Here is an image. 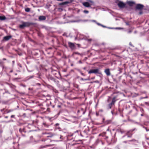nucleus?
I'll return each instance as SVG.
<instances>
[{"instance_id":"obj_14","label":"nucleus","mask_w":149,"mask_h":149,"mask_svg":"<svg viewBox=\"0 0 149 149\" xmlns=\"http://www.w3.org/2000/svg\"><path fill=\"white\" fill-rule=\"evenodd\" d=\"M69 2L68 1H65L64 2H62L59 3V5H63L67 4Z\"/></svg>"},{"instance_id":"obj_27","label":"nucleus","mask_w":149,"mask_h":149,"mask_svg":"<svg viewBox=\"0 0 149 149\" xmlns=\"http://www.w3.org/2000/svg\"><path fill=\"white\" fill-rule=\"evenodd\" d=\"M15 116L14 115H12L11 116V118H15Z\"/></svg>"},{"instance_id":"obj_44","label":"nucleus","mask_w":149,"mask_h":149,"mask_svg":"<svg viewBox=\"0 0 149 149\" xmlns=\"http://www.w3.org/2000/svg\"><path fill=\"white\" fill-rule=\"evenodd\" d=\"M5 118H8V116H5Z\"/></svg>"},{"instance_id":"obj_60","label":"nucleus","mask_w":149,"mask_h":149,"mask_svg":"<svg viewBox=\"0 0 149 149\" xmlns=\"http://www.w3.org/2000/svg\"><path fill=\"white\" fill-rule=\"evenodd\" d=\"M84 112L83 113V114H84Z\"/></svg>"},{"instance_id":"obj_26","label":"nucleus","mask_w":149,"mask_h":149,"mask_svg":"<svg viewBox=\"0 0 149 149\" xmlns=\"http://www.w3.org/2000/svg\"><path fill=\"white\" fill-rule=\"evenodd\" d=\"M13 111V110H9L8 112H7V113H9L10 112H11V111Z\"/></svg>"},{"instance_id":"obj_28","label":"nucleus","mask_w":149,"mask_h":149,"mask_svg":"<svg viewBox=\"0 0 149 149\" xmlns=\"http://www.w3.org/2000/svg\"><path fill=\"white\" fill-rule=\"evenodd\" d=\"M96 23L98 25H99V26H101V24H100V23H97V22H96Z\"/></svg>"},{"instance_id":"obj_54","label":"nucleus","mask_w":149,"mask_h":149,"mask_svg":"<svg viewBox=\"0 0 149 149\" xmlns=\"http://www.w3.org/2000/svg\"><path fill=\"white\" fill-rule=\"evenodd\" d=\"M141 116H143V114H141Z\"/></svg>"},{"instance_id":"obj_55","label":"nucleus","mask_w":149,"mask_h":149,"mask_svg":"<svg viewBox=\"0 0 149 149\" xmlns=\"http://www.w3.org/2000/svg\"><path fill=\"white\" fill-rule=\"evenodd\" d=\"M124 142H125V143H126V141H124Z\"/></svg>"},{"instance_id":"obj_51","label":"nucleus","mask_w":149,"mask_h":149,"mask_svg":"<svg viewBox=\"0 0 149 149\" xmlns=\"http://www.w3.org/2000/svg\"><path fill=\"white\" fill-rule=\"evenodd\" d=\"M47 146H50V145H47Z\"/></svg>"},{"instance_id":"obj_7","label":"nucleus","mask_w":149,"mask_h":149,"mask_svg":"<svg viewBox=\"0 0 149 149\" xmlns=\"http://www.w3.org/2000/svg\"><path fill=\"white\" fill-rule=\"evenodd\" d=\"M104 72L107 76H109L110 75L111 73H110V71L109 70V69H106L105 70Z\"/></svg>"},{"instance_id":"obj_13","label":"nucleus","mask_w":149,"mask_h":149,"mask_svg":"<svg viewBox=\"0 0 149 149\" xmlns=\"http://www.w3.org/2000/svg\"><path fill=\"white\" fill-rule=\"evenodd\" d=\"M116 97H113V99L112 100V102L111 103L113 105L115 103V102L116 101Z\"/></svg>"},{"instance_id":"obj_24","label":"nucleus","mask_w":149,"mask_h":149,"mask_svg":"<svg viewBox=\"0 0 149 149\" xmlns=\"http://www.w3.org/2000/svg\"><path fill=\"white\" fill-rule=\"evenodd\" d=\"M120 132L121 134H123L124 132V131L122 130H120Z\"/></svg>"},{"instance_id":"obj_21","label":"nucleus","mask_w":149,"mask_h":149,"mask_svg":"<svg viewBox=\"0 0 149 149\" xmlns=\"http://www.w3.org/2000/svg\"><path fill=\"white\" fill-rule=\"evenodd\" d=\"M143 128H144L146 130L147 132L149 131V129H147V128L146 127H144Z\"/></svg>"},{"instance_id":"obj_52","label":"nucleus","mask_w":149,"mask_h":149,"mask_svg":"<svg viewBox=\"0 0 149 149\" xmlns=\"http://www.w3.org/2000/svg\"><path fill=\"white\" fill-rule=\"evenodd\" d=\"M87 21V20H84V21H85V22H86V21Z\"/></svg>"},{"instance_id":"obj_32","label":"nucleus","mask_w":149,"mask_h":149,"mask_svg":"<svg viewBox=\"0 0 149 149\" xmlns=\"http://www.w3.org/2000/svg\"><path fill=\"white\" fill-rule=\"evenodd\" d=\"M145 104H146V105H148V102H145Z\"/></svg>"},{"instance_id":"obj_61","label":"nucleus","mask_w":149,"mask_h":149,"mask_svg":"<svg viewBox=\"0 0 149 149\" xmlns=\"http://www.w3.org/2000/svg\"><path fill=\"white\" fill-rule=\"evenodd\" d=\"M43 134H45V133H43Z\"/></svg>"},{"instance_id":"obj_43","label":"nucleus","mask_w":149,"mask_h":149,"mask_svg":"<svg viewBox=\"0 0 149 149\" xmlns=\"http://www.w3.org/2000/svg\"><path fill=\"white\" fill-rule=\"evenodd\" d=\"M111 113H112V114H113V111H111Z\"/></svg>"},{"instance_id":"obj_18","label":"nucleus","mask_w":149,"mask_h":149,"mask_svg":"<svg viewBox=\"0 0 149 149\" xmlns=\"http://www.w3.org/2000/svg\"><path fill=\"white\" fill-rule=\"evenodd\" d=\"M81 80L83 81H86L87 80H89V79H83V78H81Z\"/></svg>"},{"instance_id":"obj_35","label":"nucleus","mask_w":149,"mask_h":149,"mask_svg":"<svg viewBox=\"0 0 149 149\" xmlns=\"http://www.w3.org/2000/svg\"><path fill=\"white\" fill-rule=\"evenodd\" d=\"M33 76H31L30 77H29V78H33Z\"/></svg>"},{"instance_id":"obj_15","label":"nucleus","mask_w":149,"mask_h":149,"mask_svg":"<svg viewBox=\"0 0 149 149\" xmlns=\"http://www.w3.org/2000/svg\"><path fill=\"white\" fill-rule=\"evenodd\" d=\"M6 17L5 16H0V20H3L6 19Z\"/></svg>"},{"instance_id":"obj_23","label":"nucleus","mask_w":149,"mask_h":149,"mask_svg":"<svg viewBox=\"0 0 149 149\" xmlns=\"http://www.w3.org/2000/svg\"><path fill=\"white\" fill-rule=\"evenodd\" d=\"M87 40L88 42H90L92 40L91 39H87Z\"/></svg>"},{"instance_id":"obj_3","label":"nucleus","mask_w":149,"mask_h":149,"mask_svg":"<svg viewBox=\"0 0 149 149\" xmlns=\"http://www.w3.org/2000/svg\"><path fill=\"white\" fill-rule=\"evenodd\" d=\"M118 6L120 8H123L125 7V4L122 1H120L118 4Z\"/></svg>"},{"instance_id":"obj_59","label":"nucleus","mask_w":149,"mask_h":149,"mask_svg":"<svg viewBox=\"0 0 149 149\" xmlns=\"http://www.w3.org/2000/svg\"><path fill=\"white\" fill-rule=\"evenodd\" d=\"M88 38H89V36H88Z\"/></svg>"},{"instance_id":"obj_8","label":"nucleus","mask_w":149,"mask_h":149,"mask_svg":"<svg viewBox=\"0 0 149 149\" xmlns=\"http://www.w3.org/2000/svg\"><path fill=\"white\" fill-rule=\"evenodd\" d=\"M134 130H131L130 131H128L127 132V133L126 134V135L127 136V137H131L132 135V134H130V132H133Z\"/></svg>"},{"instance_id":"obj_17","label":"nucleus","mask_w":149,"mask_h":149,"mask_svg":"<svg viewBox=\"0 0 149 149\" xmlns=\"http://www.w3.org/2000/svg\"><path fill=\"white\" fill-rule=\"evenodd\" d=\"M112 104L110 103V104H109L108 105V107L109 108V109H111V108L112 106V105H113Z\"/></svg>"},{"instance_id":"obj_50","label":"nucleus","mask_w":149,"mask_h":149,"mask_svg":"<svg viewBox=\"0 0 149 149\" xmlns=\"http://www.w3.org/2000/svg\"><path fill=\"white\" fill-rule=\"evenodd\" d=\"M81 74L82 75H84L83 73H81Z\"/></svg>"},{"instance_id":"obj_34","label":"nucleus","mask_w":149,"mask_h":149,"mask_svg":"<svg viewBox=\"0 0 149 149\" xmlns=\"http://www.w3.org/2000/svg\"><path fill=\"white\" fill-rule=\"evenodd\" d=\"M79 63H82V62L81 61H79Z\"/></svg>"},{"instance_id":"obj_58","label":"nucleus","mask_w":149,"mask_h":149,"mask_svg":"<svg viewBox=\"0 0 149 149\" xmlns=\"http://www.w3.org/2000/svg\"><path fill=\"white\" fill-rule=\"evenodd\" d=\"M71 65L72 66L73 65V64H71Z\"/></svg>"},{"instance_id":"obj_33","label":"nucleus","mask_w":149,"mask_h":149,"mask_svg":"<svg viewBox=\"0 0 149 149\" xmlns=\"http://www.w3.org/2000/svg\"><path fill=\"white\" fill-rule=\"evenodd\" d=\"M43 125L45 126H46V124L45 123H43Z\"/></svg>"},{"instance_id":"obj_49","label":"nucleus","mask_w":149,"mask_h":149,"mask_svg":"<svg viewBox=\"0 0 149 149\" xmlns=\"http://www.w3.org/2000/svg\"><path fill=\"white\" fill-rule=\"evenodd\" d=\"M107 130L108 131H109V128H108L107 129Z\"/></svg>"},{"instance_id":"obj_47","label":"nucleus","mask_w":149,"mask_h":149,"mask_svg":"<svg viewBox=\"0 0 149 149\" xmlns=\"http://www.w3.org/2000/svg\"><path fill=\"white\" fill-rule=\"evenodd\" d=\"M13 70H11V71H10V72H13Z\"/></svg>"},{"instance_id":"obj_9","label":"nucleus","mask_w":149,"mask_h":149,"mask_svg":"<svg viewBox=\"0 0 149 149\" xmlns=\"http://www.w3.org/2000/svg\"><path fill=\"white\" fill-rule=\"evenodd\" d=\"M46 18L44 16H40L39 17V19L40 21L45 20Z\"/></svg>"},{"instance_id":"obj_38","label":"nucleus","mask_w":149,"mask_h":149,"mask_svg":"<svg viewBox=\"0 0 149 149\" xmlns=\"http://www.w3.org/2000/svg\"><path fill=\"white\" fill-rule=\"evenodd\" d=\"M92 21H93V22H96H96H96V21L95 20H92Z\"/></svg>"},{"instance_id":"obj_20","label":"nucleus","mask_w":149,"mask_h":149,"mask_svg":"<svg viewBox=\"0 0 149 149\" xmlns=\"http://www.w3.org/2000/svg\"><path fill=\"white\" fill-rule=\"evenodd\" d=\"M88 2H90L92 4H92H92L93 3V1H91V0H88Z\"/></svg>"},{"instance_id":"obj_29","label":"nucleus","mask_w":149,"mask_h":149,"mask_svg":"<svg viewBox=\"0 0 149 149\" xmlns=\"http://www.w3.org/2000/svg\"><path fill=\"white\" fill-rule=\"evenodd\" d=\"M59 125V124L58 123H57L56 124H55V126L56 127L58 126Z\"/></svg>"},{"instance_id":"obj_6","label":"nucleus","mask_w":149,"mask_h":149,"mask_svg":"<svg viewBox=\"0 0 149 149\" xmlns=\"http://www.w3.org/2000/svg\"><path fill=\"white\" fill-rule=\"evenodd\" d=\"M144 6L143 5L138 4L136 6V8L138 9H141Z\"/></svg>"},{"instance_id":"obj_22","label":"nucleus","mask_w":149,"mask_h":149,"mask_svg":"<svg viewBox=\"0 0 149 149\" xmlns=\"http://www.w3.org/2000/svg\"><path fill=\"white\" fill-rule=\"evenodd\" d=\"M115 29H123V28H121L120 27H116Z\"/></svg>"},{"instance_id":"obj_40","label":"nucleus","mask_w":149,"mask_h":149,"mask_svg":"<svg viewBox=\"0 0 149 149\" xmlns=\"http://www.w3.org/2000/svg\"><path fill=\"white\" fill-rule=\"evenodd\" d=\"M19 131L20 132H22V130H21V129H19Z\"/></svg>"},{"instance_id":"obj_5","label":"nucleus","mask_w":149,"mask_h":149,"mask_svg":"<svg viewBox=\"0 0 149 149\" xmlns=\"http://www.w3.org/2000/svg\"><path fill=\"white\" fill-rule=\"evenodd\" d=\"M83 5L84 6L86 7H89L91 6L92 4H90L88 2H85L83 3Z\"/></svg>"},{"instance_id":"obj_2","label":"nucleus","mask_w":149,"mask_h":149,"mask_svg":"<svg viewBox=\"0 0 149 149\" xmlns=\"http://www.w3.org/2000/svg\"><path fill=\"white\" fill-rule=\"evenodd\" d=\"M88 73L90 74L94 73L95 74H101V72L98 68L91 70L88 71Z\"/></svg>"},{"instance_id":"obj_4","label":"nucleus","mask_w":149,"mask_h":149,"mask_svg":"<svg viewBox=\"0 0 149 149\" xmlns=\"http://www.w3.org/2000/svg\"><path fill=\"white\" fill-rule=\"evenodd\" d=\"M68 44L69 46V47H70V48L72 49H73L75 48V45L74 43H73L70 42H68Z\"/></svg>"},{"instance_id":"obj_39","label":"nucleus","mask_w":149,"mask_h":149,"mask_svg":"<svg viewBox=\"0 0 149 149\" xmlns=\"http://www.w3.org/2000/svg\"><path fill=\"white\" fill-rule=\"evenodd\" d=\"M131 32V31H128V33H130Z\"/></svg>"},{"instance_id":"obj_1","label":"nucleus","mask_w":149,"mask_h":149,"mask_svg":"<svg viewBox=\"0 0 149 149\" xmlns=\"http://www.w3.org/2000/svg\"><path fill=\"white\" fill-rule=\"evenodd\" d=\"M22 24H20L19 26V27L21 29H23L25 27L29 26L31 25H33L34 24L33 23L29 22H22Z\"/></svg>"},{"instance_id":"obj_10","label":"nucleus","mask_w":149,"mask_h":149,"mask_svg":"<svg viewBox=\"0 0 149 149\" xmlns=\"http://www.w3.org/2000/svg\"><path fill=\"white\" fill-rule=\"evenodd\" d=\"M12 38L11 36H7L4 37V39L6 41H7Z\"/></svg>"},{"instance_id":"obj_41","label":"nucleus","mask_w":149,"mask_h":149,"mask_svg":"<svg viewBox=\"0 0 149 149\" xmlns=\"http://www.w3.org/2000/svg\"><path fill=\"white\" fill-rule=\"evenodd\" d=\"M3 60H6V59L5 58H3Z\"/></svg>"},{"instance_id":"obj_56","label":"nucleus","mask_w":149,"mask_h":149,"mask_svg":"<svg viewBox=\"0 0 149 149\" xmlns=\"http://www.w3.org/2000/svg\"><path fill=\"white\" fill-rule=\"evenodd\" d=\"M130 45H131V43H130Z\"/></svg>"},{"instance_id":"obj_53","label":"nucleus","mask_w":149,"mask_h":149,"mask_svg":"<svg viewBox=\"0 0 149 149\" xmlns=\"http://www.w3.org/2000/svg\"><path fill=\"white\" fill-rule=\"evenodd\" d=\"M15 75H17V73H15Z\"/></svg>"},{"instance_id":"obj_31","label":"nucleus","mask_w":149,"mask_h":149,"mask_svg":"<svg viewBox=\"0 0 149 149\" xmlns=\"http://www.w3.org/2000/svg\"><path fill=\"white\" fill-rule=\"evenodd\" d=\"M148 96H146L144 97H142L141 99H143V98H148Z\"/></svg>"},{"instance_id":"obj_42","label":"nucleus","mask_w":149,"mask_h":149,"mask_svg":"<svg viewBox=\"0 0 149 149\" xmlns=\"http://www.w3.org/2000/svg\"><path fill=\"white\" fill-rule=\"evenodd\" d=\"M95 78V77H93L92 78H91V79H94Z\"/></svg>"},{"instance_id":"obj_11","label":"nucleus","mask_w":149,"mask_h":149,"mask_svg":"<svg viewBox=\"0 0 149 149\" xmlns=\"http://www.w3.org/2000/svg\"><path fill=\"white\" fill-rule=\"evenodd\" d=\"M127 3L129 6H133V5L135 3L133 1H128L127 2Z\"/></svg>"},{"instance_id":"obj_16","label":"nucleus","mask_w":149,"mask_h":149,"mask_svg":"<svg viewBox=\"0 0 149 149\" xmlns=\"http://www.w3.org/2000/svg\"><path fill=\"white\" fill-rule=\"evenodd\" d=\"M25 10L26 12H29L30 11V9L28 8H27L25 9Z\"/></svg>"},{"instance_id":"obj_37","label":"nucleus","mask_w":149,"mask_h":149,"mask_svg":"<svg viewBox=\"0 0 149 149\" xmlns=\"http://www.w3.org/2000/svg\"><path fill=\"white\" fill-rule=\"evenodd\" d=\"M62 136H61V135L60 136V139H61L62 138Z\"/></svg>"},{"instance_id":"obj_36","label":"nucleus","mask_w":149,"mask_h":149,"mask_svg":"<svg viewBox=\"0 0 149 149\" xmlns=\"http://www.w3.org/2000/svg\"><path fill=\"white\" fill-rule=\"evenodd\" d=\"M101 26H102V27H106L105 26H104L103 25H102V24H101Z\"/></svg>"},{"instance_id":"obj_30","label":"nucleus","mask_w":149,"mask_h":149,"mask_svg":"<svg viewBox=\"0 0 149 149\" xmlns=\"http://www.w3.org/2000/svg\"><path fill=\"white\" fill-rule=\"evenodd\" d=\"M142 13H143L141 11H140V12L139 13V14L140 15H141V14H142Z\"/></svg>"},{"instance_id":"obj_46","label":"nucleus","mask_w":149,"mask_h":149,"mask_svg":"<svg viewBox=\"0 0 149 149\" xmlns=\"http://www.w3.org/2000/svg\"><path fill=\"white\" fill-rule=\"evenodd\" d=\"M126 24L127 25H129V24L128 23H126Z\"/></svg>"},{"instance_id":"obj_48","label":"nucleus","mask_w":149,"mask_h":149,"mask_svg":"<svg viewBox=\"0 0 149 149\" xmlns=\"http://www.w3.org/2000/svg\"><path fill=\"white\" fill-rule=\"evenodd\" d=\"M86 69V68L85 67H84V69L85 70Z\"/></svg>"},{"instance_id":"obj_45","label":"nucleus","mask_w":149,"mask_h":149,"mask_svg":"<svg viewBox=\"0 0 149 149\" xmlns=\"http://www.w3.org/2000/svg\"><path fill=\"white\" fill-rule=\"evenodd\" d=\"M93 82H98L97 81H93Z\"/></svg>"},{"instance_id":"obj_19","label":"nucleus","mask_w":149,"mask_h":149,"mask_svg":"<svg viewBox=\"0 0 149 149\" xmlns=\"http://www.w3.org/2000/svg\"><path fill=\"white\" fill-rule=\"evenodd\" d=\"M84 12L85 13H88L89 12L88 10H84Z\"/></svg>"},{"instance_id":"obj_25","label":"nucleus","mask_w":149,"mask_h":149,"mask_svg":"<svg viewBox=\"0 0 149 149\" xmlns=\"http://www.w3.org/2000/svg\"><path fill=\"white\" fill-rule=\"evenodd\" d=\"M136 141L135 139H133L131 140L130 141Z\"/></svg>"},{"instance_id":"obj_12","label":"nucleus","mask_w":149,"mask_h":149,"mask_svg":"<svg viewBox=\"0 0 149 149\" xmlns=\"http://www.w3.org/2000/svg\"><path fill=\"white\" fill-rule=\"evenodd\" d=\"M10 149H19V145L17 143H16L14 146H13Z\"/></svg>"},{"instance_id":"obj_57","label":"nucleus","mask_w":149,"mask_h":149,"mask_svg":"<svg viewBox=\"0 0 149 149\" xmlns=\"http://www.w3.org/2000/svg\"><path fill=\"white\" fill-rule=\"evenodd\" d=\"M3 110H3H1V111H2Z\"/></svg>"}]
</instances>
